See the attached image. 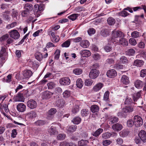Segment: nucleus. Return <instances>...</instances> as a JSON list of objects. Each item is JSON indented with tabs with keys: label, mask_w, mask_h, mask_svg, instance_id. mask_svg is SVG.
<instances>
[{
	"label": "nucleus",
	"mask_w": 146,
	"mask_h": 146,
	"mask_svg": "<svg viewBox=\"0 0 146 146\" xmlns=\"http://www.w3.org/2000/svg\"><path fill=\"white\" fill-rule=\"evenodd\" d=\"M80 45L84 48H87L89 46V42L87 40H83L80 43Z\"/></svg>",
	"instance_id": "393cba45"
},
{
	"label": "nucleus",
	"mask_w": 146,
	"mask_h": 146,
	"mask_svg": "<svg viewBox=\"0 0 146 146\" xmlns=\"http://www.w3.org/2000/svg\"><path fill=\"white\" fill-rule=\"evenodd\" d=\"M80 107L78 105H75L73 107L71 111L73 113L76 114L79 111Z\"/></svg>",
	"instance_id": "c85d7f7f"
},
{
	"label": "nucleus",
	"mask_w": 146,
	"mask_h": 146,
	"mask_svg": "<svg viewBox=\"0 0 146 146\" xmlns=\"http://www.w3.org/2000/svg\"><path fill=\"white\" fill-rule=\"evenodd\" d=\"M112 134L111 133L106 132L103 133L102 134V137L104 139H108L110 138Z\"/></svg>",
	"instance_id": "8fccbe9b"
},
{
	"label": "nucleus",
	"mask_w": 146,
	"mask_h": 146,
	"mask_svg": "<svg viewBox=\"0 0 146 146\" xmlns=\"http://www.w3.org/2000/svg\"><path fill=\"white\" fill-rule=\"evenodd\" d=\"M112 127L114 130L116 131H119L122 128V126L120 124L117 123L113 125Z\"/></svg>",
	"instance_id": "f3484780"
},
{
	"label": "nucleus",
	"mask_w": 146,
	"mask_h": 146,
	"mask_svg": "<svg viewBox=\"0 0 146 146\" xmlns=\"http://www.w3.org/2000/svg\"><path fill=\"white\" fill-rule=\"evenodd\" d=\"M82 70L79 68H76L73 71V72L76 75H80L82 73Z\"/></svg>",
	"instance_id": "a18cd8bd"
},
{
	"label": "nucleus",
	"mask_w": 146,
	"mask_h": 146,
	"mask_svg": "<svg viewBox=\"0 0 146 146\" xmlns=\"http://www.w3.org/2000/svg\"><path fill=\"white\" fill-rule=\"evenodd\" d=\"M81 115L83 117L87 116L89 113V111L87 109H83L81 110Z\"/></svg>",
	"instance_id": "a878e982"
},
{
	"label": "nucleus",
	"mask_w": 146,
	"mask_h": 146,
	"mask_svg": "<svg viewBox=\"0 0 146 146\" xmlns=\"http://www.w3.org/2000/svg\"><path fill=\"white\" fill-rule=\"evenodd\" d=\"M81 121L80 117L78 116L74 118L72 120V122L75 124H78Z\"/></svg>",
	"instance_id": "2f4dec72"
},
{
	"label": "nucleus",
	"mask_w": 146,
	"mask_h": 146,
	"mask_svg": "<svg viewBox=\"0 0 146 146\" xmlns=\"http://www.w3.org/2000/svg\"><path fill=\"white\" fill-rule=\"evenodd\" d=\"M76 85L79 88H81L83 85V82L81 79H78L76 81Z\"/></svg>",
	"instance_id": "4c0bfd02"
},
{
	"label": "nucleus",
	"mask_w": 146,
	"mask_h": 146,
	"mask_svg": "<svg viewBox=\"0 0 146 146\" xmlns=\"http://www.w3.org/2000/svg\"><path fill=\"white\" fill-rule=\"evenodd\" d=\"M116 43H118L123 46H127L128 44V41L125 38H123V37L121 38L118 40L116 42Z\"/></svg>",
	"instance_id": "4468645a"
},
{
	"label": "nucleus",
	"mask_w": 146,
	"mask_h": 146,
	"mask_svg": "<svg viewBox=\"0 0 146 146\" xmlns=\"http://www.w3.org/2000/svg\"><path fill=\"white\" fill-rule=\"evenodd\" d=\"M77 127L76 125H72L67 127L66 130L68 132L73 133L76 131Z\"/></svg>",
	"instance_id": "6ab92c4d"
},
{
	"label": "nucleus",
	"mask_w": 146,
	"mask_h": 146,
	"mask_svg": "<svg viewBox=\"0 0 146 146\" xmlns=\"http://www.w3.org/2000/svg\"><path fill=\"white\" fill-rule=\"evenodd\" d=\"M35 56L36 58L39 61H40L42 60L43 57L41 53L39 52H36Z\"/></svg>",
	"instance_id": "f704fd0d"
},
{
	"label": "nucleus",
	"mask_w": 146,
	"mask_h": 146,
	"mask_svg": "<svg viewBox=\"0 0 146 146\" xmlns=\"http://www.w3.org/2000/svg\"><path fill=\"white\" fill-rule=\"evenodd\" d=\"M10 13V11H6L4 14H3L2 16L6 20H8L10 18V17L9 15V14Z\"/></svg>",
	"instance_id": "e433bc0d"
},
{
	"label": "nucleus",
	"mask_w": 146,
	"mask_h": 146,
	"mask_svg": "<svg viewBox=\"0 0 146 146\" xmlns=\"http://www.w3.org/2000/svg\"><path fill=\"white\" fill-rule=\"evenodd\" d=\"M138 136L143 142H146V133L144 130H141L139 133Z\"/></svg>",
	"instance_id": "1a4fd4ad"
},
{
	"label": "nucleus",
	"mask_w": 146,
	"mask_h": 146,
	"mask_svg": "<svg viewBox=\"0 0 146 146\" xmlns=\"http://www.w3.org/2000/svg\"><path fill=\"white\" fill-rule=\"evenodd\" d=\"M132 102V100L130 98H127L125 101V104L128 105L130 104Z\"/></svg>",
	"instance_id": "680f3d73"
},
{
	"label": "nucleus",
	"mask_w": 146,
	"mask_h": 146,
	"mask_svg": "<svg viewBox=\"0 0 146 146\" xmlns=\"http://www.w3.org/2000/svg\"><path fill=\"white\" fill-rule=\"evenodd\" d=\"M120 62L122 63H127L128 62L127 58L124 56H121L120 58Z\"/></svg>",
	"instance_id": "603ef678"
},
{
	"label": "nucleus",
	"mask_w": 146,
	"mask_h": 146,
	"mask_svg": "<svg viewBox=\"0 0 146 146\" xmlns=\"http://www.w3.org/2000/svg\"><path fill=\"white\" fill-rule=\"evenodd\" d=\"M117 75L116 70L114 69L108 70L107 72V76L110 78H113L116 76Z\"/></svg>",
	"instance_id": "9d476101"
},
{
	"label": "nucleus",
	"mask_w": 146,
	"mask_h": 146,
	"mask_svg": "<svg viewBox=\"0 0 146 146\" xmlns=\"http://www.w3.org/2000/svg\"><path fill=\"white\" fill-rule=\"evenodd\" d=\"M103 129L102 128H99L95 132H93L92 133V134L93 136L97 137L99 135L103 132Z\"/></svg>",
	"instance_id": "7c9ffc66"
},
{
	"label": "nucleus",
	"mask_w": 146,
	"mask_h": 146,
	"mask_svg": "<svg viewBox=\"0 0 146 146\" xmlns=\"http://www.w3.org/2000/svg\"><path fill=\"white\" fill-rule=\"evenodd\" d=\"M29 65L31 67H33L34 69H36L38 67V65L35 61H30L29 63Z\"/></svg>",
	"instance_id": "09e8293b"
},
{
	"label": "nucleus",
	"mask_w": 146,
	"mask_h": 146,
	"mask_svg": "<svg viewBox=\"0 0 146 146\" xmlns=\"http://www.w3.org/2000/svg\"><path fill=\"white\" fill-rule=\"evenodd\" d=\"M129 15V13L125 11H122L119 13L120 16L123 17H125Z\"/></svg>",
	"instance_id": "338daca9"
},
{
	"label": "nucleus",
	"mask_w": 146,
	"mask_h": 146,
	"mask_svg": "<svg viewBox=\"0 0 146 146\" xmlns=\"http://www.w3.org/2000/svg\"><path fill=\"white\" fill-rule=\"evenodd\" d=\"M70 83V80L68 77H64L61 79L60 80V84L63 85H69Z\"/></svg>",
	"instance_id": "6e6552de"
},
{
	"label": "nucleus",
	"mask_w": 146,
	"mask_h": 146,
	"mask_svg": "<svg viewBox=\"0 0 146 146\" xmlns=\"http://www.w3.org/2000/svg\"><path fill=\"white\" fill-rule=\"evenodd\" d=\"M133 125H134V122L133 120L130 119L127 121V125L129 127H131Z\"/></svg>",
	"instance_id": "774afa93"
},
{
	"label": "nucleus",
	"mask_w": 146,
	"mask_h": 146,
	"mask_svg": "<svg viewBox=\"0 0 146 146\" xmlns=\"http://www.w3.org/2000/svg\"><path fill=\"white\" fill-rule=\"evenodd\" d=\"M103 84L99 83L95 85L93 88V90L95 92H97L100 90L103 87Z\"/></svg>",
	"instance_id": "aec40b11"
},
{
	"label": "nucleus",
	"mask_w": 146,
	"mask_h": 146,
	"mask_svg": "<svg viewBox=\"0 0 146 146\" xmlns=\"http://www.w3.org/2000/svg\"><path fill=\"white\" fill-rule=\"evenodd\" d=\"M121 81L123 84L127 85L129 83L128 77L126 75H123L122 76Z\"/></svg>",
	"instance_id": "4be33fe9"
},
{
	"label": "nucleus",
	"mask_w": 146,
	"mask_h": 146,
	"mask_svg": "<svg viewBox=\"0 0 146 146\" xmlns=\"http://www.w3.org/2000/svg\"><path fill=\"white\" fill-rule=\"evenodd\" d=\"M47 85L49 89H52L54 88L55 86V84L54 82H52L48 83Z\"/></svg>",
	"instance_id": "e2e57ef3"
},
{
	"label": "nucleus",
	"mask_w": 146,
	"mask_h": 146,
	"mask_svg": "<svg viewBox=\"0 0 146 146\" xmlns=\"http://www.w3.org/2000/svg\"><path fill=\"white\" fill-rule=\"evenodd\" d=\"M48 132L51 135H55L57 133L56 128L53 126H52L49 129Z\"/></svg>",
	"instance_id": "473e14b6"
},
{
	"label": "nucleus",
	"mask_w": 146,
	"mask_h": 146,
	"mask_svg": "<svg viewBox=\"0 0 146 146\" xmlns=\"http://www.w3.org/2000/svg\"><path fill=\"white\" fill-rule=\"evenodd\" d=\"M129 43L133 46H135L137 44V42L136 40L134 38H131L129 40Z\"/></svg>",
	"instance_id": "bf43d9fd"
},
{
	"label": "nucleus",
	"mask_w": 146,
	"mask_h": 146,
	"mask_svg": "<svg viewBox=\"0 0 146 146\" xmlns=\"http://www.w3.org/2000/svg\"><path fill=\"white\" fill-rule=\"evenodd\" d=\"M66 136L65 134H60L57 137V139L60 140H63L65 139Z\"/></svg>",
	"instance_id": "3c124183"
},
{
	"label": "nucleus",
	"mask_w": 146,
	"mask_h": 146,
	"mask_svg": "<svg viewBox=\"0 0 146 146\" xmlns=\"http://www.w3.org/2000/svg\"><path fill=\"white\" fill-rule=\"evenodd\" d=\"M46 122L44 120H38L35 123V125L38 126H41L46 124Z\"/></svg>",
	"instance_id": "de8ad7c7"
},
{
	"label": "nucleus",
	"mask_w": 146,
	"mask_h": 146,
	"mask_svg": "<svg viewBox=\"0 0 146 146\" xmlns=\"http://www.w3.org/2000/svg\"><path fill=\"white\" fill-rule=\"evenodd\" d=\"M80 53L83 57H88L91 55V53L90 51L86 50L80 51Z\"/></svg>",
	"instance_id": "5701e85b"
},
{
	"label": "nucleus",
	"mask_w": 146,
	"mask_h": 146,
	"mask_svg": "<svg viewBox=\"0 0 146 146\" xmlns=\"http://www.w3.org/2000/svg\"><path fill=\"white\" fill-rule=\"evenodd\" d=\"M10 37L15 39H18L20 36V35L17 31L16 30L11 31L9 32Z\"/></svg>",
	"instance_id": "0eeeda50"
},
{
	"label": "nucleus",
	"mask_w": 146,
	"mask_h": 146,
	"mask_svg": "<svg viewBox=\"0 0 146 146\" xmlns=\"http://www.w3.org/2000/svg\"><path fill=\"white\" fill-rule=\"evenodd\" d=\"M124 36V34L121 31L114 30L112 31L111 40L116 42L120 38Z\"/></svg>",
	"instance_id": "f03ea898"
},
{
	"label": "nucleus",
	"mask_w": 146,
	"mask_h": 146,
	"mask_svg": "<svg viewBox=\"0 0 146 146\" xmlns=\"http://www.w3.org/2000/svg\"><path fill=\"white\" fill-rule=\"evenodd\" d=\"M90 110L92 113L96 112L99 111V108L97 105H93L91 106Z\"/></svg>",
	"instance_id": "72a5a7b5"
},
{
	"label": "nucleus",
	"mask_w": 146,
	"mask_h": 146,
	"mask_svg": "<svg viewBox=\"0 0 146 146\" xmlns=\"http://www.w3.org/2000/svg\"><path fill=\"white\" fill-rule=\"evenodd\" d=\"M24 8L26 10L29 11H32L33 9V5L30 3H26L25 5Z\"/></svg>",
	"instance_id": "cd10ccee"
},
{
	"label": "nucleus",
	"mask_w": 146,
	"mask_h": 146,
	"mask_svg": "<svg viewBox=\"0 0 146 146\" xmlns=\"http://www.w3.org/2000/svg\"><path fill=\"white\" fill-rule=\"evenodd\" d=\"M15 101L16 102H24V98L23 94L20 93H18L17 95L14 97Z\"/></svg>",
	"instance_id": "9b49d317"
},
{
	"label": "nucleus",
	"mask_w": 146,
	"mask_h": 146,
	"mask_svg": "<svg viewBox=\"0 0 146 146\" xmlns=\"http://www.w3.org/2000/svg\"><path fill=\"white\" fill-rule=\"evenodd\" d=\"M93 81L90 79H86L85 80L84 84L86 86H90L92 85Z\"/></svg>",
	"instance_id": "864d4df0"
},
{
	"label": "nucleus",
	"mask_w": 146,
	"mask_h": 146,
	"mask_svg": "<svg viewBox=\"0 0 146 146\" xmlns=\"http://www.w3.org/2000/svg\"><path fill=\"white\" fill-rule=\"evenodd\" d=\"M23 74L25 78H29L32 75L33 73L31 70H27L23 71Z\"/></svg>",
	"instance_id": "dca6fc26"
},
{
	"label": "nucleus",
	"mask_w": 146,
	"mask_h": 146,
	"mask_svg": "<svg viewBox=\"0 0 146 146\" xmlns=\"http://www.w3.org/2000/svg\"><path fill=\"white\" fill-rule=\"evenodd\" d=\"M101 34L104 37L107 36L109 34L108 30L106 29H102L101 32Z\"/></svg>",
	"instance_id": "79ce46f5"
},
{
	"label": "nucleus",
	"mask_w": 146,
	"mask_h": 146,
	"mask_svg": "<svg viewBox=\"0 0 146 146\" xmlns=\"http://www.w3.org/2000/svg\"><path fill=\"white\" fill-rule=\"evenodd\" d=\"M88 141L87 140H82L78 142L79 145L85 146L87 145L88 143Z\"/></svg>",
	"instance_id": "49530a36"
},
{
	"label": "nucleus",
	"mask_w": 146,
	"mask_h": 146,
	"mask_svg": "<svg viewBox=\"0 0 146 146\" xmlns=\"http://www.w3.org/2000/svg\"><path fill=\"white\" fill-rule=\"evenodd\" d=\"M70 41L67 40L64 42L62 44V47H67L69 46L70 44Z\"/></svg>",
	"instance_id": "69168bd1"
},
{
	"label": "nucleus",
	"mask_w": 146,
	"mask_h": 146,
	"mask_svg": "<svg viewBox=\"0 0 146 146\" xmlns=\"http://www.w3.org/2000/svg\"><path fill=\"white\" fill-rule=\"evenodd\" d=\"M0 109L4 110L6 113L8 112L9 111L8 108V105L7 104H5L2 106L0 104Z\"/></svg>",
	"instance_id": "ea45409f"
},
{
	"label": "nucleus",
	"mask_w": 146,
	"mask_h": 146,
	"mask_svg": "<svg viewBox=\"0 0 146 146\" xmlns=\"http://www.w3.org/2000/svg\"><path fill=\"white\" fill-rule=\"evenodd\" d=\"M129 132L126 130H123L120 132V135L122 137H125L127 136L129 134Z\"/></svg>",
	"instance_id": "4d7b16f0"
},
{
	"label": "nucleus",
	"mask_w": 146,
	"mask_h": 146,
	"mask_svg": "<svg viewBox=\"0 0 146 146\" xmlns=\"http://www.w3.org/2000/svg\"><path fill=\"white\" fill-rule=\"evenodd\" d=\"M17 24V23L16 22H13L10 24L6 26V28L8 29H10L14 27Z\"/></svg>",
	"instance_id": "5fc2aeb1"
},
{
	"label": "nucleus",
	"mask_w": 146,
	"mask_h": 146,
	"mask_svg": "<svg viewBox=\"0 0 146 146\" xmlns=\"http://www.w3.org/2000/svg\"><path fill=\"white\" fill-rule=\"evenodd\" d=\"M70 95V93L69 91L66 90L63 94V96L64 98H67L69 97Z\"/></svg>",
	"instance_id": "6e6d98bb"
},
{
	"label": "nucleus",
	"mask_w": 146,
	"mask_h": 146,
	"mask_svg": "<svg viewBox=\"0 0 146 146\" xmlns=\"http://www.w3.org/2000/svg\"><path fill=\"white\" fill-rule=\"evenodd\" d=\"M53 94V93L47 91L43 93L42 97L44 99H48L50 98Z\"/></svg>",
	"instance_id": "2eb2a0df"
},
{
	"label": "nucleus",
	"mask_w": 146,
	"mask_h": 146,
	"mask_svg": "<svg viewBox=\"0 0 146 146\" xmlns=\"http://www.w3.org/2000/svg\"><path fill=\"white\" fill-rule=\"evenodd\" d=\"M80 15L78 14H72L68 17V18L72 21H74Z\"/></svg>",
	"instance_id": "37998d69"
},
{
	"label": "nucleus",
	"mask_w": 146,
	"mask_h": 146,
	"mask_svg": "<svg viewBox=\"0 0 146 146\" xmlns=\"http://www.w3.org/2000/svg\"><path fill=\"white\" fill-rule=\"evenodd\" d=\"M84 10V9L82 7L78 6L75 8L74 11L76 12H79Z\"/></svg>",
	"instance_id": "052dcab7"
},
{
	"label": "nucleus",
	"mask_w": 146,
	"mask_h": 146,
	"mask_svg": "<svg viewBox=\"0 0 146 146\" xmlns=\"http://www.w3.org/2000/svg\"><path fill=\"white\" fill-rule=\"evenodd\" d=\"M27 105L31 109H34L37 106L36 102L33 99L28 100L27 102Z\"/></svg>",
	"instance_id": "423d86ee"
},
{
	"label": "nucleus",
	"mask_w": 146,
	"mask_h": 146,
	"mask_svg": "<svg viewBox=\"0 0 146 146\" xmlns=\"http://www.w3.org/2000/svg\"><path fill=\"white\" fill-rule=\"evenodd\" d=\"M139 33L137 31H134L131 34V36L134 38H137L139 36Z\"/></svg>",
	"instance_id": "0e129e2a"
},
{
	"label": "nucleus",
	"mask_w": 146,
	"mask_h": 146,
	"mask_svg": "<svg viewBox=\"0 0 146 146\" xmlns=\"http://www.w3.org/2000/svg\"><path fill=\"white\" fill-rule=\"evenodd\" d=\"M60 51L58 50H57L54 53V58L56 60H58L59 58L60 55Z\"/></svg>",
	"instance_id": "13d9d810"
},
{
	"label": "nucleus",
	"mask_w": 146,
	"mask_h": 146,
	"mask_svg": "<svg viewBox=\"0 0 146 146\" xmlns=\"http://www.w3.org/2000/svg\"><path fill=\"white\" fill-rule=\"evenodd\" d=\"M143 62L141 60H136L134 62L133 65L141 67L143 64Z\"/></svg>",
	"instance_id": "c756f323"
},
{
	"label": "nucleus",
	"mask_w": 146,
	"mask_h": 146,
	"mask_svg": "<svg viewBox=\"0 0 146 146\" xmlns=\"http://www.w3.org/2000/svg\"><path fill=\"white\" fill-rule=\"evenodd\" d=\"M141 92L139 91L134 94L133 96V100L134 102H136L137 100L141 97Z\"/></svg>",
	"instance_id": "bb28decb"
},
{
	"label": "nucleus",
	"mask_w": 146,
	"mask_h": 146,
	"mask_svg": "<svg viewBox=\"0 0 146 146\" xmlns=\"http://www.w3.org/2000/svg\"><path fill=\"white\" fill-rule=\"evenodd\" d=\"M65 104V102L62 99H59L56 101L55 105L57 107L61 108L64 106Z\"/></svg>",
	"instance_id": "a211bd4d"
},
{
	"label": "nucleus",
	"mask_w": 146,
	"mask_h": 146,
	"mask_svg": "<svg viewBox=\"0 0 146 146\" xmlns=\"http://www.w3.org/2000/svg\"><path fill=\"white\" fill-rule=\"evenodd\" d=\"M27 115L30 118H33L36 117L37 115L35 112L32 111L28 113Z\"/></svg>",
	"instance_id": "58836bf2"
},
{
	"label": "nucleus",
	"mask_w": 146,
	"mask_h": 146,
	"mask_svg": "<svg viewBox=\"0 0 146 146\" xmlns=\"http://www.w3.org/2000/svg\"><path fill=\"white\" fill-rule=\"evenodd\" d=\"M118 121V118L114 116H112L109 119V123L112 124L117 122Z\"/></svg>",
	"instance_id": "b1692460"
},
{
	"label": "nucleus",
	"mask_w": 146,
	"mask_h": 146,
	"mask_svg": "<svg viewBox=\"0 0 146 146\" xmlns=\"http://www.w3.org/2000/svg\"><path fill=\"white\" fill-rule=\"evenodd\" d=\"M134 125L137 127L141 126L143 124V120L141 117L138 115H135L133 118Z\"/></svg>",
	"instance_id": "7ed1b4c3"
},
{
	"label": "nucleus",
	"mask_w": 146,
	"mask_h": 146,
	"mask_svg": "<svg viewBox=\"0 0 146 146\" xmlns=\"http://www.w3.org/2000/svg\"><path fill=\"white\" fill-rule=\"evenodd\" d=\"M17 108L18 111L20 112H23L26 110V106L24 104L20 103L17 105Z\"/></svg>",
	"instance_id": "f8f14e48"
},
{
	"label": "nucleus",
	"mask_w": 146,
	"mask_h": 146,
	"mask_svg": "<svg viewBox=\"0 0 146 146\" xmlns=\"http://www.w3.org/2000/svg\"><path fill=\"white\" fill-rule=\"evenodd\" d=\"M107 21L108 24L110 25H113L115 22V19L111 17H109Z\"/></svg>",
	"instance_id": "c9c22d12"
},
{
	"label": "nucleus",
	"mask_w": 146,
	"mask_h": 146,
	"mask_svg": "<svg viewBox=\"0 0 146 146\" xmlns=\"http://www.w3.org/2000/svg\"><path fill=\"white\" fill-rule=\"evenodd\" d=\"M18 13L17 10H15L14 9H13V11L12 12V15L13 17V19L14 20H16L17 19V17H18Z\"/></svg>",
	"instance_id": "c03bdc74"
},
{
	"label": "nucleus",
	"mask_w": 146,
	"mask_h": 146,
	"mask_svg": "<svg viewBox=\"0 0 146 146\" xmlns=\"http://www.w3.org/2000/svg\"><path fill=\"white\" fill-rule=\"evenodd\" d=\"M48 32V34L51 36V39L52 42L56 43L59 41L60 38L58 36L55 35V32L50 31V29H49Z\"/></svg>",
	"instance_id": "20e7f679"
},
{
	"label": "nucleus",
	"mask_w": 146,
	"mask_h": 146,
	"mask_svg": "<svg viewBox=\"0 0 146 146\" xmlns=\"http://www.w3.org/2000/svg\"><path fill=\"white\" fill-rule=\"evenodd\" d=\"M133 110V108L131 106H126L123 108L121 111L118 112L117 115L120 117H126Z\"/></svg>",
	"instance_id": "f257e3e1"
},
{
	"label": "nucleus",
	"mask_w": 146,
	"mask_h": 146,
	"mask_svg": "<svg viewBox=\"0 0 146 146\" xmlns=\"http://www.w3.org/2000/svg\"><path fill=\"white\" fill-rule=\"evenodd\" d=\"M126 51V54L129 56L133 55L135 53V51L132 48L129 49Z\"/></svg>",
	"instance_id": "a19ab883"
},
{
	"label": "nucleus",
	"mask_w": 146,
	"mask_h": 146,
	"mask_svg": "<svg viewBox=\"0 0 146 146\" xmlns=\"http://www.w3.org/2000/svg\"><path fill=\"white\" fill-rule=\"evenodd\" d=\"M143 85V82L139 80H136L135 82V86L137 88L139 89L141 88Z\"/></svg>",
	"instance_id": "412c9836"
},
{
	"label": "nucleus",
	"mask_w": 146,
	"mask_h": 146,
	"mask_svg": "<svg viewBox=\"0 0 146 146\" xmlns=\"http://www.w3.org/2000/svg\"><path fill=\"white\" fill-rule=\"evenodd\" d=\"M100 72L96 69H92L90 71L89 76L92 79H95L99 76Z\"/></svg>",
	"instance_id": "39448f33"
},
{
	"label": "nucleus",
	"mask_w": 146,
	"mask_h": 146,
	"mask_svg": "<svg viewBox=\"0 0 146 146\" xmlns=\"http://www.w3.org/2000/svg\"><path fill=\"white\" fill-rule=\"evenodd\" d=\"M56 112V109L52 108L49 110L48 112L47 118L49 119H51L53 118L52 115L55 114Z\"/></svg>",
	"instance_id": "ddd939ff"
}]
</instances>
